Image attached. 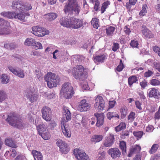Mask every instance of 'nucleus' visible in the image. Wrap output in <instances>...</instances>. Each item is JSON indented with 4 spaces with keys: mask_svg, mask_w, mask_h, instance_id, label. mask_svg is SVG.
<instances>
[{
    "mask_svg": "<svg viewBox=\"0 0 160 160\" xmlns=\"http://www.w3.org/2000/svg\"><path fill=\"white\" fill-rule=\"evenodd\" d=\"M12 8L16 10H18L21 12L18 13L14 12H2L1 13L2 16L10 19L14 18L24 21L25 18L28 17L30 14L28 13L21 12L22 11H26L32 9L30 4L21 0H15L12 2Z\"/></svg>",
    "mask_w": 160,
    "mask_h": 160,
    "instance_id": "f257e3e1",
    "label": "nucleus"
},
{
    "mask_svg": "<svg viewBox=\"0 0 160 160\" xmlns=\"http://www.w3.org/2000/svg\"><path fill=\"white\" fill-rule=\"evenodd\" d=\"M71 118V114L69 110L66 108H63V118L61 121V127L63 134L66 137H69L71 135L69 125L66 124Z\"/></svg>",
    "mask_w": 160,
    "mask_h": 160,
    "instance_id": "f03ea898",
    "label": "nucleus"
},
{
    "mask_svg": "<svg viewBox=\"0 0 160 160\" xmlns=\"http://www.w3.org/2000/svg\"><path fill=\"white\" fill-rule=\"evenodd\" d=\"M6 120L11 126L18 128L22 129L25 127V123L21 119L20 116L15 113L9 114Z\"/></svg>",
    "mask_w": 160,
    "mask_h": 160,
    "instance_id": "7ed1b4c3",
    "label": "nucleus"
},
{
    "mask_svg": "<svg viewBox=\"0 0 160 160\" xmlns=\"http://www.w3.org/2000/svg\"><path fill=\"white\" fill-rule=\"evenodd\" d=\"M63 10L66 14L78 15L81 8L75 0H68V3L65 6Z\"/></svg>",
    "mask_w": 160,
    "mask_h": 160,
    "instance_id": "20e7f679",
    "label": "nucleus"
},
{
    "mask_svg": "<svg viewBox=\"0 0 160 160\" xmlns=\"http://www.w3.org/2000/svg\"><path fill=\"white\" fill-rule=\"evenodd\" d=\"M44 79L50 88L56 87L59 84L60 81L59 76L51 72H48L45 75Z\"/></svg>",
    "mask_w": 160,
    "mask_h": 160,
    "instance_id": "39448f33",
    "label": "nucleus"
},
{
    "mask_svg": "<svg viewBox=\"0 0 160 160\" xmlns=\"http://www.w3.org/2000/svg\"><path fill=\"white\" fill-rule=\"evenodd\" d=\"M74 93L73 88L69 83H65L62 85L60 92V95H63L65 98L69 99L72 97Z\"/></svg>",
    "mask_w": 160,
    "mask_h": 160,
    "instance_id": "423d86ee",
    "label": "nucleus"
},
{
    "mask_svg": "<svg viewBox=\"0 0 160 160\" xmlns=\"http://www.w3.org/2000/svg\"><path fill=\"white\" fill-rule=\"evenodd\" d=\"M85 69L83 67L80 65H77L75 68L73 75L77 79L83 80L86 78V74L84 73Z\"/></svg>",
    "mask_w": 160,
    "mask_h": 160,
    "instance_id": "0eeeda50",
    "label": "nucleus"
},
{
    "mask_svg": "<svg viewBox=\"0 0 160 160\" xmlns=\"http://www.w3.org/2000/svg\"><path fill=\"white\" fill-rule=\"evenodd\" d=\"M32 33L35 35L40 37H42L46 34L49 33V31L46 29L39 27L38 26H35L32 28Z\"/></svg>",
    "mask_w": 160,
    "mask_h": 160,
    "instance_id": "6e6552de",
    "label": "nucleus"
},
{
    "mask_svg": "<svg viewBox=\"0 0 160 160\" xmlns=\"http://www.w3.org/2000/svg\"><path fill=\"white\" fill-rule=\"evenodd\" d=\"M25 95L31 103L36 101L38 98V95L35 94L33 88L32 87L28 88L25 90Z\"/></svg>",
    "mask_w": 160,
    "mask_h": 160,
    "instance_id": "1a4fd4ad",
    "label": "nucleus"
},
{
    "mask_svg": "<svg viewBox=\"0 0 160 160\" xmlns=\"http://www.w3.org/2000/svg\"><path fill=\"white\" fill-rule=\"evenodd\" d=\"M57 146L59 148V151L62 154H66L70 150L68 145L64 141H58Z\"/></svg>",
    "mask_w": 160,
    "mask_h": 160,
    "instance_id": "9d476101",
    "label": "nucleus"
},
{
    "mask_svg": "<svg viewBox=\"0 0 160 160\" xmlns=\"http://www.w3.org/2000/svg\"><path fill=\"white\" fill-rule=\"evenodd\" d=\"M73 153L75 157L78 160H90L86 153L81 149L75 148L74 150Z\"/></svg>",
    "mask_w": 160,
    "mask_h": 160,
    "instance_id": "9b49d317",
    "label": "nucleus"
},
{
    "mask_svg": "<svg viewBox=\"0 0 160 160\" xmlns=\"http://www.w3.org/2000/svg\"><path fill=\"white\" fill-rule=\"evenodd\" d=\"M83 26L82 20L76 18L74 17L70 18V28L78 29Z\"/></svg>",
    "mask_w": 160,
    "mask_h": 160,
    "instance_id": "f8f14e48",
    "label": "nucleus"
},
{
    "mask_svg": "<svg viewBox=\"0 0 160 160\" xmlns=\"http://www.w3.org/2000/svg\"><path fill=\"white\" fill-rule=\"evenodd\" d=\"M42 117L47 121H50L51 119V109L46 106L43 107L41 110Z\"/></svg>",
    "mask_w": 160,
    "mask_h": 160,
    "instance_id": "ddd939ff",
    "label": "nucleus"
},
{
    "mask_svg": "<svg viewBox=\"0 0 160 160\" xmlns=\"http://www.w3.org/2000/svg\"><path fill=\"white\" fill-rule=\"evenodd\" d=\"M8 68L9 70L14 75L20 78L24 77L25 74L23 70L18 68L17 69L12 66H8Z\"/></svg>",
    "mask_w": 160,
    "mask_h": 160,
    "instance_id": "4468645a",
    "label": "nucleus"
},
{
    "mask_svg": "<svg viewBox=\"0 0 160 160\" xmlns=\"http://www.w3.org/2000/svg\"><path fill=\"white\" fill-rule=\"evenodd\" d=\"M108 154L110 155L113 159L119 158L121 155V152L117 148H111L108 151Z\"/></svg>",
    "mask_w": 160,
    "mask_h": 160,
    "instance_id": "2eb2a0df",
    "label": "nucleus"
},
{
    "mask_svg": "<svg viewBox=\"0 0 160 160\" xmlns=\"http://www.w3.org/2000/svg\"><path fill=\"white\" fill-rule=\"evenodd\" d=\"M148 95L149 98H154L158 99L160 97V93L159 91L154 88L148 89Z\"/></svg>",
    "mask_w": 160,
    "mask_h": 160,
    "instance_id": "dca6fc26",
    "label": "nucleus"
},
{
    "mask_svg": "<svg viewBox=\"0 0 160 160\" xmlns=\"http://www.w3.org/2000/svg\"><path fill=\"white\" fill-rule=\"evenodd\" d=\"M86 100L83 99L80 102L78 106V110L81 112L87 111L89 108V105L87 103Z\"/></svg>",
    "mask_w": 160,
    "mask_h": 160,
    "instance_id": "f3484780",
    "label": "nucleus"
},
{
    "mask_svg": "<svg viewBox=\"0 0 160 160\" xmlns=\"http://www.w3.org/2000/svg\"><path fill=\"white\" fill-rule=\"evenodd\" d=\"M94 115L97 118V120L96 125L97 127H99L103 124L104 115L102 113L98 112L95 113Z\"/></svg>",
    "mask_w": 160,
    "mask_h": 160,
    "instance_id": "a211bd4d",
    "label": "nucleus"
},
{
    "mask_svg": "<svg viewBox=\"0 0 160 160\" xmlns=\"http://www.w3.org/2000/svg\"><path fill=\"white\" fill-rule=\"evenodd\" d=\"M106 54H103L95 56L93 57V59L95 63H102L106 59Z\"/></svg>",
    "mask_w": 160,
    "mask_h": 160,
    "instance_id": "6ab92c4d",
    "label": "nucleus"
},
{
    "mask_svg": "<svg viewBox=\"0 0 160 160\" xmlns=\"http://www.w3.org/2000/svg\"><path fill=\"white\" fill-rule=\"evenodd\" d=\"M61 52L58 50H55V51L53 52V58L54 59H56L57 58L59 59L61 61L64 62L66 61L67 60V58H65L64 59L62 58V56L61 55Z\"/></svg>",
    "mask_w": 160,
    "mask_h": 160,
    "instance_id": "aec40b11",
    "label": "nucleus"
},
{
    "mask_svg": "<svg viewBox=\"0 0 160 160\" xmlns=\"http://www.w3.org/2000/svg\"><path fill=\"white\" fill-rule=\"evenodd\" d=\"M9 24V22L7 21V23L4 25L3 24L0 25V35L8 34L10 33L7 28Z\"/></svg>",
    "mask_w": 160,
    "mask_h": 160,
    "instance_id": "412c9836",
    "label": "nucleus"
},
{
    "mask_svg": "<svg viewBox=\"0 0 160 160\" xmlns=\"http://www.w3.org/2000/svg\"><path fill=\"white\" fill-rule=\"evenodd\" d=\"M59 22L62 26L64 27L70 28V19H69L65 17H62L60 19Z\"/></svg>",
    "mask_w": 160,
    "mask_h": 160,
    "instance_id": "4be33fe9",
    "label": "nucleus"
},
{
    "mask_svg": "<svg viewBox=\"0 0 160 160\" xmlns=\"http://www.w3.org/2000/svg\"><path fill=\"white\" fill-rule=\"evenodd\" d=\"M141 149V148L139 145H135L130 149V152L128 154V157H130L133 153L139 152L140 151Z\"/></svg>",
    "mask_w": 160,
    "mask_h": 160,
    "instance_id": "5701e85b",
    "label": "nucleus"
},
{
    "mask_svg": "<svg viewBox=\"0 0 160 160\" xmlns=\"http://www.w3.org/2000/svg\"><path fill=\"white\" fill-rule=\"evenodd\" d=\"M17 154L16 150L14 149H10L9 151H7L4 154V156L7 158L12 157L14 158Z\"/></svg>",
    "mask_w": 160,
    "mask_h": 160,
    "instance_id": "b1692460",
    "label": "nucleus"
},
{
    "mask_svg": "<svg viewBox=\"0 0 160 160\" xmlns=\"http://www.w3.org/2000/svg\"><path fill=\"white\" fill-rule=\"evenodd\" d=\"M32 153L35 160H43V156L40 152H38L35 150H33Z\"/></svg>",
    "mask_w": 160,
    "mask_h": 160,
    "instance_id": "393cba45",
    "label": "nucleus"
},
{
    "mask_svg": "<svg viewBox=\"0 0 160 160\" xmlns=\"http://www.w3.org/2000/svg\"><path fill=\"white\" fill-rule=\"evenodd\" d=\"M47 125L42 123L37 126V129L39 135L42 133L43 132L45 131L47 128Z\"/></svg>",
    "mask_w": 160,
    "mask_h": 160,
    "instance_id": "a878e982",
    "label": "nucleus"
},
{
    "mask_svg": "<svg viewBox=\"0 0 160 160\" xmlns=\"http://www.w3.org/2000/svg\"><path fill=\"white\" fill-rule=\"evenodd\" d=\"M142 33L143 35L147 38H152L153 37V35L151 31L147 28L142 30Z\"/></svg>",
    "mask_w": 160,
    "mask_h": 160,
    "instance_id": "bb28decb",
    "label": "nucleus"
},
{
    "mask_svg": "<svg viewBox=\"0 0 160 160\" xmlns=\"http://www.w3.org/2000/svg\"><path fill=\"white\" fill-rule=\"evenodd\" d=\"M138 80V78L134 75H133L130 77L128 79V82L129 85L131 87L132 86L133 84L135 83H137V82Z\"/></svg>",
    "mask_w": 160,
    "mask_h": 160,
    "instance_id": "cd10ccee",
    "label": "nucleus"
},
{
    "mask_svg": "<svg viewBox=\"0 0 160 160\" xmlns=\"http://www.w3.org/2000/svg\"><path fill=\"white\" fill-rule=\"evenodd\" d=\"M46 18L49 21H52L55 19L57 17V14L54 12L49 13L45 15Z\"/></svg>",
    "mask_w": 160,
    "mask_h": 160,
    "instance_id": "c85d7f7f",
    "label": "nucleus"
},
{
    "mask_svg": "<svg viewBox=\"0 0 160 160\" xmlns=\"http://www.w3.org/2000/svg\"><path fill=\"white\" fill-rule=\"evenodd\" d=\"M119 147L122 151V153L123 154L126 153V143L124 141H120L119 143Z\"/></svg>",
    "mask_w": 160,
    "mask_h": 160,
    "instance_id": "c756f323",
    "label": "nucleus"
},
{
    "mask_svg": "<svg viewBox=\"0 0 160 160\" xmlns=\"http://www.w3.org/2000/svg\"><path fill=\"white\" fill-rule=\"evenodd\" d=\"M35 40L32 38H28L26 39L24 43L25 45L33 46L35 44Z\"/></svg>",
    "mask_w": 160,
    "mask_h": 160,
    "instance_id": "7c9ffc66",
    "label": "nucleus"
},
{
    "mask_svg": "<svg viewBox=\"0 0 160 160\" xmlns=\"http://www.w3.org/2000/svg\"><path fill=\"white\" fill-rule=\"evenodd\" d=\"M126 125L124 122H121L115 128V131L116 132H119L126 128Z\"/></svg>",
    "mask_w": 160,
    "mask_h": 160,
    "instance_id": "2f4dec72",
    "label": "nucleus"
},
{
    "mask_svg": "<svg viewBox=\"0 0 160 160\" xmlns=\"http://www.w3.org/2000/svg\"><path fill=\"white\" fill-rule=\"evenodd\" d=\"M74 59V61H75L76 62H79L83 60L85 58L83 56L76 55L73 56Z\"/></svg>",
    "mask_w": 160,
    "mask_h": 160,
    "instance_id": "473e14b6",
    "label": "nucleus"
},
{
    "mask_svg": "<svg viewBox=\"0 0 160 160\" xmlns=\"http://www.w3.org/2000/svg\"><path fill=\"white\" fill-rule=\"evenodd\" d=\"M94 107L96 109L98 110V111H101L103 110L105 107L104 102L98 103L97 104L96 103H95Z\"/></svg>",
    "mask_w": 160,
    "mask_h": 160,
    "instance_id": "72a5a7b5",
    "label": "nucleus"
},
{
    "mask_svg": "<svg viewBox=\"0 0 160 160\" xmlns=\"http://www.w3.org/2000/svg\"><path fill=\"white\" fill-rule=\"evenodd\" d=\"M5 144L10 147L16 148L17 145L15 141H5Z\"/></svg>",
    "mask_w": 160,
    "mask_h": 160,
    "instance_id": "f704fd0d",
    "label": "nucleus"
},
{
    "mask_svg": "<svg viewBox=\"0 0 160 160\" xmlns=\"http://www.w3.org/2000/svg\"><path fill=\"white\" fill-rule=\"evenodd\" d=\"M35 73L36 78L39 81L42 80V79L43 74L39 69H37L35 70Z\"/></svg>",
    "mask_w": 160,
    "mask_h": 160,
    "instance_id": "c9c22d12",
    "label": "nucleus"
},
{
    "mask_svg": "<svg viewBox=\"0 0 160 160\" xmlns=\"http://www.w3.org/2000/svg\"><path fill=\"white\" fill-rule=\"evenodd\" d=\"M115 28L112 26H109L106 29V33L107 35H111L113 34L115 30Z\"/></svg>",
    "mask_w": 160,
    "mask_h": 160,
    "instance_id": "e433bc0d",
    "label": "nucleus"
},
{
    "mask_svg": "<svg viewBox=\"0 0 160 160\" xmlns=\"http://www.w3.org/2000/svg\"><path fill=\"white\" fill-rule=\"evenodd\" d=\"M107 117L108 119L110 120L113 117H116L118 118H119V116L118 114L115 112H108L107 114Z\"/></svg>",
    "mask_w": 160,
    "mask_h": 160,
    "instance_id": "4c0bfd02",
    "label": "nucleus"
},
{
    "mask_svg": "<svg viewBox=\"0 0 160 160\" xmlns=\"http://www.w3.org/2000/svg\"><path fill=\"white\" fill-rule=\"evenodd\" d=\"M2 82L3 84H6L8 82L9 78L7 75L5 74H2L1 77Z\"/></svg>",
    "mask_w": 160,
    "mask_h": 160,
    "instance_id": "58836bf2",
    "label": "nucleus"
},
{
    "mask_svg": "<svg viewBox=\"0 0 160 160\" xmlns=\"http://www.w3.org/2000/svg\"><path fill=\"white\" fill-rule=\"evenodd\" d=\"M91 23L93 27L94 28L97 29L99 27L98 20L96 18H92L91 21Z\"/></svg>",
    "mask_w": 160,
    "mask_h": 160,
    "instance_id": "ea45409f",
    "label": "nucleus"
},
{
    "mask_svg": "<svg viewBox=\"0 0 160 160\" xmlns=\"http://www.w3.org/2000/svg\"><path fill=\"white\" fill-rule=\"evenodd\" d=\"M135 113L133 112H131L128 116V120L130 122H132L135 119Z\"/></svg>",
    "mask_w": 160,
    "mask_h": 160,
    "instance_id": "a19ab883",
    "label": "nucleus"
},
{
    "mask_svg": "<svg viewBox=\"0 0 160 160\" xmlns=\"http://www.w3.org/2000/svg\"><path fill=\"white\" fill-rule=\"evenodd\" d=\"M128 109L126 107H123L120 110L121 113V118H124L127 114Z\"/></svg>",
    "mask_w": 160,
    "mask_h": 160,
    "instance_id": "79ce46f5",
    "label": "nucleus"
},
{
    "mask_svg": "<svg viewBox=\"0 0 160 160\" xmlns=\"http://www.w3.org/2000/svg\"><path fill=\"white\" fill-rule=\"evenodd\" d=\"M110 4V2L109 1L106 2L102 4V6L101 9V13H103L105 11L106 9L107 8L108 6Z\"/></svg>",
    "mask_w": 160,
    "mask_h": 160,
    "instance_id": "37998d69",
    "label": "nucleus"
},
{
    "mask_svg": "<svg viewBox=\"0 0 160 160\" xmlns=\"http://www.w3.org/2000/svg\"><path fill=\"white\" fill-rule=\"evenodd\" d=\"M147 8V6L146 4H144L143 5L142 7V9L140 11L139 15L141 16H144L147 12L146 10V8Z\"/></svg>",
    "mask_w": 160,
    "mask_h": 160,
    "instance_id": "c03bdc74",
    "label": "nucleus"
},
{
    "mask_svg": "<svg viewBox=\"0 0 160 160\" xmlns=\"http://www.w3.org/2000/svg\"><path fill=\"white\" fill-rule=\"evenodd\" d=\"M40 135L44 140H48L50 139V135L48 132L43 133Z\"/></svg>",
    "mask_w": 160,
    "mask_h": 160,
    "instance_id": "a18cd8bd",
    "label": "nucleus"
},
{
    "mask_svg": "<svg viewBox=\"0 0 160 160\" xmlns=\"http://www.w3.org/2000/svg\"><path fill=\"white\" fill-rule=\"evenodd\" d=\"M95 103H96L97 104L104 102L102 97L99 95L97 96L96 97L95 99Z\"/></svg>",
    "mask_w": 160,
    "mask_h": 160,
    "instance_id": "49530a36",
    "label": "nucleus"
},
{
    "mask_svg": "<svg viewBox=\"0 0 160 160\" xmlns=\"http://www.w3.org/2000/svg\"><path fill=\"white\" fill-rule=\"evenodd\" d=\"M133 134L134 136L137 138V139H140L143 135V132L142 131L134 132Z\"/></svg>",
    "mask_w": 160,
    "mask_h": 160,
    "instance_id": "de8ad7c7",
    "label": "nucleus"
},
{
    "mask_svg": "<svg viewBox=\"0 0 160 160\" xmlns=\"http://www.w3.org/2000/svg\"><path fill=\"white\" fill-rule=\"evenodd\" d=\"M150 84L153 86H158L160 85V81L156 79H152L150 82Z\"/></svg>",
    "mask_w": 160,
    "mask_h": 160,
    "instance_id": "09e8293b",
    "label": "nucleus"
},
{
    "mask_svg": "<svg viewBox=\"0 0 160 160\" xmlns=\"http://www.w3.org/2000/svg\"><path fill=\"white\" fill-rule=\"evenodd\" d=\"M6 98V94L2 90L0 91V103L2 102Z\"/></svg>",
    "mask_w": 160,
    "mask_h": 160,
    "instance_id": "8fccbe9b",
    "label": "nucleus"
},
{
    "mask_svg": "<svg viewBox=\"0 0 160 160\" xmlns=\"http://www.w3.org/2000/svg\"><path fill=\"white\" fill-rule=\"evenodd\" d=\"M158 148V145L157 144H154L152 147L149 152L150 153H154L157 150Z\"/></svg>",
    "mask_w": 160,
    "mask_h": 160,
    "instance_id": "3c124183",
    "label": "nucleus"
},
{
    "mask_svg": "<svg viewBox=\"0 0 160 160\" xmlns=\"http://www.w3.org/2000/svg\"><path fill=\"white\" fill-rule=\"evenodd\" d=\"M130 45L133 48H138V43L136 40H132Z\"/></svg>",
    "mask_w": 160,
    "mask_h": 160,
    "instance_id": "603ef678",
    "label": "nucleus"
},
{
    "mask_svg": "<svg viewBox=\"0 0 160 160\" xmlns=\"http://www.w3.org/2000/svg\"><path fill=\"white\" fill-rule=\"evenodd\" d=\"M33 46L36 49H42V44L39 42H37L36 41Z\"/></svg>",
    "mask_w": 160,
    "mask_h": 160,
    "instance_id": "864d4df0",
    "label": "nucleus"
},
{
    "mask_svg": "<svg viewBox=\"0 0 160 160\" xmlns=\"http://www.w3.org/2000/svg\"><path fill=\"white\" fill-rule=\"evenodd\" d=\"M124 68V65L122 63V61L120 60L119 65L117 68V70L118 72L121 71Z\"/></svg>",
    "mask_w": 160,
    "mask_h": 160,
    "instance_id": "5fc2aeb1",
    "label": "nucleus"
},
{
    "mask_svg": "<svg viewBox=\"0 0 160 160\" xmlns=\"http://www.w3.org/2000/svg\"><path fill=\"white\" fill-rule=\"evenodd\" d=\"M129 27V25H127L125 26L124 28V32L126 34L128 35H129L131 32V31Z\"/></svg>",
    "mask_w": 160,
    "mask_h": 160,
    "instance_id": "6e6d98bb",
    "label": "nucleus"
},
{
    "mask_svg": "<svg viewBox=\"0 0 160 160\" xmlns=\"http://www.w3.org/2000/svg\"><path fill=\"white\" fill-rule=\"evenodd\" d=\"M103 136L101 135H95L92 137V139L95 140H102Z\"/></svg>",
    "mask_w": 160,
    "mask_h": 160,
    "instance_id": "4d7b16f0",
    "label": "nucleus"
},
{
    "mask_svg": "<svg viewBox=\"0 0 160 160\" xmlns=\"http://www.w3.org/2000/svg\"><path fill=\"white\" fill-rule=\"evenodd\" d=\"M100 3L98 0H95V4L94 6V9L95 11H97L99 7Z\"/></svg>",
    "mask_w": 160,
    "mask_h": 160,
    "instance_id": "13d9d810",
    "label": "nucleus"
},
{
    "mask_svg": "<svg viewBox=\"0 0 160 160\" xmlns=\"http://www.w3.org/2000/svg\"><path fill=\"white\" fill-rule=\"evenodd\" d=\"M154 118L155 119H160V106L158 108V111L154 114Z\"/></svg>",
    "mask_w": 160,
    "mask_h": 160,
    "instance_id": "bf43d9fd",
    "label": "nucleus"
},
{
    "mask_svg": "<svg viewBox=\"0 0 160 160\" xmlns=\"http://www.w3.org/2000/svg\"><path fill=\"white\" fill-rule=\"evenodd\" d=\"M135 104L136 108L140 110H142V108L141 106L142 105V102H140L139 101H136L135 102Z\"/></svg>",
    "mask_w": 160,
    "mask_h": 160,
    "instance_id": "052dcab7",
    "label": "nucleus"
},
{
    "mask_svg": "<svg viewBox=\"0 0 160 160\" xmlns=\"http://www.w3.org/2000/svg\"><path fill=\"white\" fill-rule=\"evenodd\" d=\"M140 84L142 88L144 89L147 85V82L145 79H143L140 82Z\"/></svg>",
    "mask_w": 160,
    "mask_h": 160,
    "instance_id": "680f3d73",
    "label": "nucleus"
},
{
    "mask_svg": "<svg viewBox=\"0 0 160 160\" xmlns=\"http://www.w3.org/2000/svg\"><path fill=\"white\" fill-rule=\"evenodd\" d=\"M113 143V141H106L104 143V145L106 147H110Z\"/></svg>",
    "mask_w": 160,
    "mask_h": 160,
    "instance_id": "e2e57ef3",
    "label": "nucleus"
},
{
    "mask_svg": "<svg viewBox=\"0 0 160 160\" xmlns=\"http://www.w3.org/2000/svg\"><path fill=\"white\" fill-rule=\"evenodd\" d=\"M154 129V127L152 125H149L146 128V131L147 132H152Z\"/></svg>",
    "mask_w": 160,
    "mask_h": 160,
    "instance_id": "0e129e2a",
    "label": "nucleus"
},
{
    "mask_svg": "<svg viewBox=\"0 0 160 160\" xmlns=\"http://www.w3.org/2000/svg\"><path fill=\"white\" fill-rule=\"evenodd\" d=\"M119 48V44L117 43H114L112 48V50L113 51H116Z\"/></svg>",
    "mask_w": 160,
    "mask_h": 160,
    "instance_id": "69168bd1",
    "label": "nucleus"
},
{
    "mask_svg": "<svg viewBox=\"0 0 160 160\" xmlns=\"http://www.w3.org/2000/svg\"><path fill=\"white\" fill-rule=\"evenodd\" d=\"M153 51L156 53H157L158 56L160 57V48L158 47L155 46L153 47Z\"/></svg>",
    "mask_w": 160,
    "mask_h": 160,
    "instance_id": "338daca9",
    "label": "nucleus"
},
{
    "mask_svg": "<svg viewBox=\"0 0 160 160\" xmlns=\"http://www.w3.org/2000/svg\"><path fill=\"white\" fill-rule=\"evenodd\" d=\"M153 73V72L151 71L148 70L144 73V76L145 77H149L151 76Z\"/></svg>",
    "mask_w": 160,
    "mask_h": 160,
    "instance_id": "774afa93",
    "label": "nucleus"
}]
</instances>
